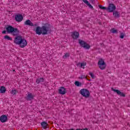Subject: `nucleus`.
I'll return each instance as SVG.
<instances>
[{
	"instance_id": "nucleus-10",
	"label": "nucleus",
	"mask_w": 130,
	"mask_h": 130,
	"mask_svg": "<svg viewBox=\"0 0 130 130\" xmlns=\"http://www.w3.org/2000/svg\"><path fill=\"white\" fill-rule=\"evenodd\" d=\"M1 122H7L8 121V116L6 115H3L0 117Z\"/></svg>"
},
{
	"instance_id": "nucleus-35",
	"label": "nucleus",
	"mask_w": 130,
	"mask_h": 130,
	"mask_svg": "<svg viewBox=\"0 0 130 130\" xmlns=\"http://www.w3.org/2000/svg\"><path fill=\"white\" fill-rule=\"evenodd\" d=\"M72 130H74V129H72Z\"/></svg>"
},
{
	"instance_id": "nucleus-6",
	"label": "nucleus",
	"mask_w": 130,
	"mask_h": 130,
	"mask_svg": "<svg viewBox=\"0 0 130 130\" xmlns=\"http://www.w3.org/2000/svg\"><path fill=\"white\" fill-rule=\"evenodd\" d=\"M79 43L80 45V46H81V47H83V48H85V49H89L90 47H91L90 45H89L84 41L79 40Z\"/></svg>"
},
{
	"instance_id": "nucleus-8",
	"label": "nucleus",
	"mask_w": 130,
	"mask_h": 130,
	"mask_svg": "<svg viewBox=\"0 0 130 130\" xmlns=\"http://www.w3.org/2000/svg\"><path fill=\"white\" fill-rule=\"evenodd\" d=\"M112 91H113L115 93H117V95H119L121 97H125V94L123 93V92H120L119 90L114 89L113 88H111Z\"/></svg>"
},
{
	"instance_id": "nucleus-7",
	"label": "nucleus",
	"mask_w": 130,
	"mask_h": 130,
	"mask_svg": "<svg viewBox=\"0 0 130 130\" xmlns=\"http://www.w3.org/2000/svg\"><path fill=\"white\" fill-rule=\"evenodd\" d=\"M23 19L24 17L21 14H18L15 15V20L16 22H22Z\"/></svg>"
},
{
	"instance_id": "nucleus-18",
	"label": "nucleus",
	"mask_w": 130,
	"mask_h": 130,
	"mask_svg": "<svg viewBox=\"0 0 130 130\" xmlns=\"http://www.w3.org/2000/svg\"><path fill=\"white\" fill-rule=\"evenodd\" d=\"M4 39H5V40H9V41H12V40H13V38L8 35L4 36Z\"/></svg>"
},
{
	"instance_id": "nucleus-28",
	"label": "nucleus",
	"mask_w": 130,
	"mask_h": 130,
	"mask_svg": "<svg viewBox=\"0 0 130 130\" xmlns=\"http://www.w3.org/2000/svg\"><path fill=\"white\" fill-rule=\"evenodd\" d=\"M89 75H90V77L92 78V79L95 78V75L94 74H93V73L90 72Z\"/></svg>"
},
{
	"instance_id": "nucleus-17",
	"label": "nucleus",
	"mask_w": 130,
	"mask_h": 130,
	"mask_svg": "<svg viewBox=\"0 0 130 130\" xmlns=\"http://www.w3.org/2000/svg\"><path fill=\"white\" fill-rule=\"evenodd\" d=\"M113 15L115 18H119V17H120V14L117 11H114Z\"/></svg>"
},
{
	"instance_id": "nucleus-19",
	"label": "nucleus",
	"mask_w": 130,
	"mask_h": 130,
	"mask_svg": "<svg viewBox=\"0 0 130 130\" xmlns=\"http://www.w3.org/2000/svg\"><path fill=\"white\" fill-rule=\"evenodd\" d=\"M41 125L44 128H47L48 127V124L46 122H42L41 123Z\"/></svg>"
},
{
	"instance_id": "nucleus-23",
	"label": "nucleus",
	"mask_w": 130,
	"mask_h": 130,
	"mask_svg": "<svg viewBox=\"0 0 130 130\" xmlns=\"http://www.w3.org/2000/svg\"><path fill=\"white\" fill-rule=\"evenodd\" d=\"M75 86H77V87H80L82 85V83H80L79 81H76L75 82Z\"/></svg>"
},
{
	"instance_id": "nucleus-20",
	"label": "nucleus",
	"mask_w": 130,
	"mask_h": 130,
	"mask_svg": "<svg viewBox=\"0 0 130 130\" xmlns=\"http://www.w3.org/2000/svg\"><path fill=\"white\" fill-rule=\"evenodd\" d=\"M111 33H113V34H117V30L115 29V28H113L110 30Z\"/></svg>"
},
{
	"instance_id": "nucleus-4",
	"label": "nucleus",
	"mask_w": 130,
	"mask_h": 130,
	"mask_svg": "<svg viewBox=\"0 0 130 130\" xmlns=\"http://www.w3.org/2000/svg\"><path fill=\"white\" fill-rule=\"evenodd\" d=\"M80 94L85 98L90 97V91L86 89H82L80 90Z\"/></svg>"
},
{
	"instance_id": "nucleus-32",
	"label": "nucleus",
	"mask_w": 130,
	"mask_h": 130,
	"mask_svg": "<svg viewBox=\"0 0 130 130\" xmlns=\"http://www.w3.org/2000/svg\"><path fill=\"white\" fill-rule=\"evenodd\" d=\"M82 130H88V128H85L84 129H82Z\"/></svg>"
},
{
	"instance_id": "nucleus-11",
	"label": "nucleus",
	"mask_w": 130,
	"mask_h": 130,
	"mask_svg": "<svg viewBox=\"0 0 130 130\" xmlns=\"http://www.w3.org/2000/svg\"><path fill=\"white\" fill-rule=\"evenodd\" d=\"M58 92L59 94L63 95L66 94V88L63 87H61L59 88Z\"/></svg>"
},
{
	"instance_id": "nucleus-22",
	"label": "nucleus",
	"mask_w": 130,
	"mask_h": 130,
	"mask_svg": "<svg viewBox=\"0 0 130 130\" xmlns=\"http://www.w3.org/2000/svg\"><path fill=\"white\" fill-rule=\"evenodd\" d=\"M11 94H12V95H16L17 94V90L15 89H12Z\"/></svg>"
},
{
	"instance_id": "nucleus-26",
	"label": "nucleus",
	"mask_w": 130,
	"mask_h": 130,
	"mask_svg": "<svg viewBox=\"0 0 130 130\" xmlns=\"http://www.w3.org/2000/svg\"><path fill=\"white\" fill-rule=\"evenodd\" d=\"M99 7L100 8V9H101L102 10H107V8H106V7H104L102 5H99Z\"/></svg>"
},
{
	"instance_id": "nucleus-33",
	"label": "nucleus",
	"mask_w": 130,
	"mask_h": 130,
	"mask_svg": "<svg viewBox=\"0 0 130 130\" xmlns=\"http://www.w3.org/2000/svg\"><path fill=\"white\" fill-rule=\"evenodd\" d=\"M76 130H83V129H76Z\"/></svg>"
},
{
	"instance_id": "nucleus-24",
	"label": "nucleus",
	"mask_w": 130,
	"mask_h": 130,
	"mask_svg": "<svg viewBox=\"0 0 130 130\" xmlns=\"http://www.w3.org/2000/svg\"><path fill=\"white\" fill-rule=\"evenodd\" d=\"M43 78H39L36 80V83H37V84H39L40 82H43Z\"/></svg>"
},
{
	"instance_id": "nucleus-14",
	"label": "nucleus",
	"mask_w": 130,
	"mask_h": 130,
	"mask_svg": "<svg viewBox=\"0 0 130 130\" xmlns=\"http://www.w3.org/2000/svg\"><path fill=\"white\" fill-rule=\"evenodd\" d=\"M79 32L75 31L72 34V37L73 39H78L79 38Z\"/></svg>"
},
{
	"instance_id": "nucleus-15",
	"label": "nucleus",
	"mask_w": 130,
	"mask_h": 130,
	"mask_svg": "<svg viewBox=\"0 0 130 130\" xmlns=\"http://www.w3.org/2000/svg\"><path fill=\"white\" fill-rule=\"evenodd\" d=\"M24 24L25 25H27L28 26H34V24L30 20H27L24 22Z\"/></svg>"
},
{
	"instance_id": "nucleus-31",
	"label": "nucleus",
	"mask_w": 130,
	"mask_h": 130,
	"mask_svg": "<svg viewBox=\"0 0 130 130\" xmlns=\"http://www.w3.org/2000/svg\"><path fill=\"white\" fill-rule=\"evenodd\" d=\"M94 2V0H91L90 1V3H91L92 4H93V2Z\"/></svg>"
},
{
	"instance_id": "nucleus-1",
	"label": "nucleus",
	"mask_w": 130,
	"mask_h": 130,
	"mask_svg": "<svg viewBox=\"0 0 130 130\" xmlns=\"http://www.w3.org/2000/svg\"><path fill=\"white\" fill-rule=\"evenodd\" d=\"M50 24L46 23L43 24L42 27L37 26L35 31L38 35H41V34L42 35H46L50 32Z\"/></svg>"
},
{
	"instance_id": "nucleus-5",
	"label": "nucleus",
	"mask_w": 130,
	"mask_h": 130,
	"mask_svg": "<svg viewBox=\"0 0 130 130\" xmlns=\"http://www.w3.org/2000/svg\"><path fill=\"white\" fill-rule=\"evenodd\" d=\"M98 64L101 70H105L106 68V63L104 62V60L102 58L99 59Z\"/></svg>"
},
{
	"instance_id": "nucleus-9",
	"label": "nucleus",
	"mask_w": 130,
	"mask_h": 130,
	"mask_svg": "<svg viewBox=\"0 0 130 130\" xmlns=\"http://www.w3.org/2000/svg\"><path fill=\"white\" fill-rule=\"evenodd\" d=\"M115 9H116V7H115L114 4H110L107 10L109 11V12H112L113 11H115Z\"/></svg>"
},
{
	"instance_id": "nucleus-3",
	"label": "nucleus",
	"mask_w": 130,
	"mask_h": 130,
	"mask_svg": "<svg viewBox=\"0 0 130 130\" xmlns=\"http://www.w3.org/2000/svg\"><path fill=\"white\" fill-rule=\"evenodd\" d=\"M6 30L9 34H12L13 36H17V35H19V33H20V31L18 28H14L12 26H8L6 28Z\"/></svg>"
},
{
	"instance_id": "nucleus-16",
	"label": "nucleus",
	"mask_w": 130,
	"mask_h": 130,
	"mask_svg": "<svg viewBox=\"0 0 130 130\" xmlns=\"http://www.w3.org/2000/svg\"><path fill=\"white\" fill-rule=\"evenodd\" d=\"M6 91L7 89L5 86H2L0 87V93H1V94H5Z\"/></svg>"
},
{
	"instance_id": "nucleus-13",
	"label": "nucleus",
	"mask_w": 130,
	"mask_h": 130,
	"mask_svg": "<svg viewBox=\"0 0 130 130\" xmlns=\"http://www.w3.org/2000/svg\"><path fill=\"white\" fill-rule=\"evenodd\" d=\"M32 98H34V95L32 94V93H28L25 99H26V100H31Z\"/></svg>"
},
{
	"instance_id": "nucleus-27",
	"label": "nucleus",
	"mask_w": 130,
	"mask_h": 130,
	"mask_svg": "<svg viewBox=\"0 0 130 130\" xmlns=\"http://www.w3.org/2000/svg\"><path fill=\"white\" fill-rule=\"evenodd\" d=\"M85 66H86V62H82L80 63V67L83 69H84V67H85Z\"/></svg>"
},
{
	"instance_id": "nucleus-34",
	"label": "nucleus",
	"mask_w": 130,
	"mask_h": 130,
	"mask_svg": "<svg viewBox=\"0 0 130 130\" xmlns=\"http://www.w3.org/2000/svg\"><path fill=\"white\" fill-rule=\"evenodd\" d=\"M13 72H15V70H13Z\"/></svg>"
},
{
	"instance_id": "nucleus-25",
	"label": "nucleus",
	"mask_w": 130,
	"mask_h": 130,
	"mask_svg": "<svg viewBox=\"0 0 130 130\" xmlns=\"http://www.w3.org/2000/svg\"><path fill=\"white\" fill-rule=\"evenodd\" d=\"M119 37L120 38H121V39H123V38H124V33L121 32L120 34Z\"/></svg>"
},
{
	"instance_id": "nucleus-29",
	"label": "nucleus",
	"mask_w": 130,
	"mask_h": 130,
	"mask_svg": "<svg viewBox=\"0 0 130 130\" xmlns=\"http://www.w3.org/2000/svg\"><path fill=\"white\" fill-rule=\"evenodd\" d=\"M70 56V53H67L66 54V57H69Z\"/></svg>"
},
{
	"instance_id": "nucleus-2",
	"label": "nucleus",
	"mask_w": 130,
	"mask_h": 130,
	"mask_svg": "<svg viewBox=\"0 0 130 130\" xmlns=\"http://www.w3.org/2000/svg\"><path fill=\"white\" fill-rule=\"evenodd\" d=\"M14 42L15 44L17 45H19L21 48H24V47H26L27 46V44H28V42L26 39L22 38L20 36H18L14 39Z\"/></svg>"
},
{
	"instance_id": "nucleus-30",
	"label": "nucleus",
	"mask_w": 130,
	"mask_h": 130,
	"mask_svg": "<svg viewBox=\"0 0 130 130\" xmlns=\"http://www.w3.org/2000/svg\"><path fill=\"white\" fill-rule=\"evenodd\" d=\"M6 32H7V31H6V30H4L2 31L3 34H6Z\"/></svg>"
},
{
	"instance_id": "nucleus-12",
	"label": "nucleus",
	"mask_w": 130,
	"mask_h": 130,
	"mask_svg": "<svg viewBox=\"0 0 130 130\" xmlns=\"http://www.w3.org/2000/svg\"><path fill=\"white\" fill-rule=\"evenodd\" d=\"M82 1L83 3H84V4H86L88 6L89 9H91V10H94L93 6L90 5V3H89V1H88L87 0H82Z\"/></svg>"
},
{
	"instance_id": "nucleus-21",
	"label": "nucleus",
	"mask_w": 130,
	"mask_h": 130,
	"mask_svg": "<svg viewBox=\"0 0 130 130\" xmlns=\"http://www.w3.org/2000/svg\"><path fill=\"white\" fill-rule=\"evenodd\" d=\"M78 79L80 80H83V79H87V76L85 75H81L79 77H78Z\"/></svg>"
}]
</instances>
